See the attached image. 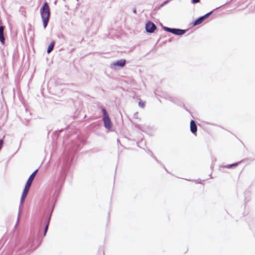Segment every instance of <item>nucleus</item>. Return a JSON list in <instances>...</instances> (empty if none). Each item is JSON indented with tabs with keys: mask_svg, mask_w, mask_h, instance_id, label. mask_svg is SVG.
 <instances>
[{
	"mask_svg": "<svg viewBox=\"0 0 255 255\" xmlns=\"http://www.w3.org/2000/svg\"><path fill=\"white\" fill-rule=\"evenodd\" d=\"M40 12L41 16L43 19V26L44 28H46L47 27L50 14V8L47 2H46L44 3L43 6L40 8Z\"/></svg>",
	"mask_w": 255,
	"mask_h": 255,
	"instance_id": "1",
	"label": "nucleus"
},
{
	"mask_svg": "<svg viewBox=\"0 0 255 255\" xmlns=\"http://www.w3.org/2000/svg\"><path fill=\"white\" fill-rule=\"evenodd\" d=\"M102 112L103 113V122L104 124V126L107 129H111L112 128V122L111 121L110 118L108 115V113L105 109H102Z\"/></svg>",
	"mask_w": 255,
	"mask_h": 255,
	"instance_id": "2",
	"label": "nucleus"
},
{
	"mask_svg": "<svg viewBox=\"0 0 255 255\" xmlns=\"http://www.w3.org/2000/svg\"><path fill=\"white\" fill-rule=\"evenodd\" d=\"M145 28L147 32L152 33L156 29V26L153 22L148 21L146 24Z\"/></svg>",
	"mask_w": 255,
	"mask_h": 255,
	"instance_id": "3",
	"label": "nucleus"
},
{
	"mask_svg": "<svg viewBox=\"0 0 255 255\" xmlns=\"http://www.w3.org/2000/svg\"><path fill=\"white\" fill-rule=\"evenodd\" d=\"M212 11L208 12L203 16L199 17L198 19H196L194 22V25H198L202 22V21L206 18H207L212 13Z\"/></svg>",
	"mask_w": 255,
	"mask_h": 255,
	"instance_id": "4",
	"label": "nucleus"
},
{
	"mask_svg": "<svg viewBox=\"0 0 255 255\" xmlns=\"http://www.w3.org/2000/svg\"><path fill=\"white\" fill-rule=\"evenodd\" d=\"M4 27L0 26V42L1 44H4L5 43V38L3 35Z\"/></svg>",
	"mask_w": 255,
	"mask_h": 255,
	"instance_id": "5",
	"label": "nucleus"
},
{
	"mask_svg": "<svg viewBox=\"0 0 255 255\" xmlns=\"http://www.w3.org/2000/svg\"><path fill=\"white\" fill-rule=\"evenodd\" d=\"M190 130L193 133L196 132L197 131V125L195 122L194 120H192L190 122Z\"/></svg>",
	"mask_w": 255,
	"mask_h": 255,
	"instance_id": "6",
	"label": "nucleus"
},
{
	"mask_svg": "<svg viewBox=\"0 0 255 255\" xmlns=\"http://www.w3.org/2000/svg\"><path fill=\"white\" fill-rule=\"evenodd\" d=\"M38 171V169H36V170H35L31 175L30 176H29V177L28 178L26 183H28V184H30V185H31L32 183V181L34 179V178H35L36 174H37V172Z\"/></svg>",
	"mask_w": 255,
	"mask_h": 255,
	"instance_id": "7",
	"label": "nucleus"
},
{
	"mask_svg": "<svg viewBox=\"0 0 255 255\" xmlns=\"http://www.w3.org/2000/svg\"><path fill=\"white\" fill-rule=\"evenodd\" d=\"M126 64V60L125 59H122L116 61L113 63L114 66H119L123 67Z\"/></svg>",
	"mask_w": 255,
	"mask_h": 255,
	"instance_id": "8",
	"label": "nucleus"
},
{
	"mask_svg": "<svg viewBox=\"0 0 255 255\" xmlns=\"http://www.w3.org/2000/svg\"><path fill=\"white\" fill-rule=\"evenodd\" d=\"M172 33L175 35H181L184 34L185 33V30L173 28Z\"/></svg>",
	"mask_w": 255,
	"mask_h": 255,
	"instance_id": "9",
	"label": "nucleus"
},
{
	"mask_svg": "<svg viewBox=\"0 0 255 255\" xmlns=\"http://www.w3.org/2000/svg\"><path fill=\"white\" fill-rule=\"evenodd\" d=\"M30 186L31 185L30 184H28L27 183H26L24 190L22 193V195H24V196H27L28 191L30 189Z\"/></svg>",
	"mask_w": 255,
	"mask_h": 255,
	"instance_id": "10",
	"label": "nucleus"
},
{
	"mask_svg": "<svg viewBox=\"0 0 255 255\" xmlns=\"http://www.w3.org/2000/svg\"><path fill=\"white\" fill-rule=\"evenodd\" d=\"M54 44H55L54 41L51 42V43L49 44V45L48 47L47 50V52L48 53H50L52 51V50L53 49Z\"/></svg>",
	"mask_w": 255,
	"mask_h": 255,
	"instance_id": "11",
	"label": "nucleus"
},
{
	"mask_svg": "<svg viewBox=\"0 0 255 255\" xmlns=\"http://www.w3.org/2000/svg\"><path fill=\"white\" fill-rule=\"evenodd\" d=\"M138 105L140 107L143 108L145 106V102L142 101L141 100H139L138 101Z\"/></svg>",
	"mask_w": 255,
	"mask_h": 255,
	"instance_id": "12",
	"label": "nucleus"
},
{
	"mask_svg": "<svg viewBox=\"0 0 255 255\" xmlns=\"http://www.w3.org/2000/svg\"><path fill=\"white\" fill-rule=\"evenodd\" d=\"M48 226H49V222H47L46 223L45 227L44 236H45V235L46 234V232H47L48 228Z\"/></svg>",
	"mask_w": 255,
	"mask_h": 255,
	"instance_id": "13",
	"label": "nucleus"
},
{
	"mask_svg": "<svg viewBox=\"0 0 255 255\" xmlns=\"http://www.w3.org/2000/svg\"><path fill=\"white\" fill-rule=\"evenodd\" d=\"M238 165V163H234V164H229V165L226 166V167L229 168L232 167L233 166H237Z\"/></svg>",
	"mask_w": 255,
	"mask_h": 255,
	"instance_id": "14",
	"label": "nucleus"
},
{
	"mask_svg": "<svg viewBox=\"0 0 255 255\" xmlns=\"http://www.w3.org/2000/svg\"><path fill=\"white\" fill-rule=\"evenodd\" d=\"M26 197V196H24V195H22L21 200H20V203L21 204H23Z\"/></svg>",
	"mask_w": 255,
	"mask_h": 255,
	"instance_id": "15",
	"label": "nucleus"
},
{
	"mask_svg": "<svg viewBox=\"0 0 255 255\" xmlns=\"http://www.w3.org/2000/svg\"><path fill=\"white\" fill-rule=\"evenodd\" d=\"M164 29L166 31L170 32H171V33L172 32V30L173 29V28H168V27H165L164 28Z\"/></svg>",
	"mask_w": 255,
	"mask_h": 255,
	"instance_id": "16",
	"label": "nucleus"
},
{
	"mask_svg": "<svg viewBox=\"0 0 255 255\" xmlns=\"http://www.w3.org/2000/svg\"><path fill=\"white\" fill-rule=\"evenodd\" d=\"M3 143V140L2 139H0V150L1 149V148L2 147Z\"/></svg>",
	"mask_w": 255,
	"mask_h": 255,
	"instance_id": "17",
	"label": "nucleus"
},
{
	"mask_svg": "<svg viewBox=\"0 0 255 255\" xmlns=\"http://www.w3.org/2000/svg\"><path fill=\"white\" fill-rule=\"evenodd\" d=\"M200 1V0H192L193 3H197Z\"/></svg>",
	"mask_w": 255,
	"mask_h": 255,
	"instance_id": "18",
	"label": "nucleus"
}]
</instances>
